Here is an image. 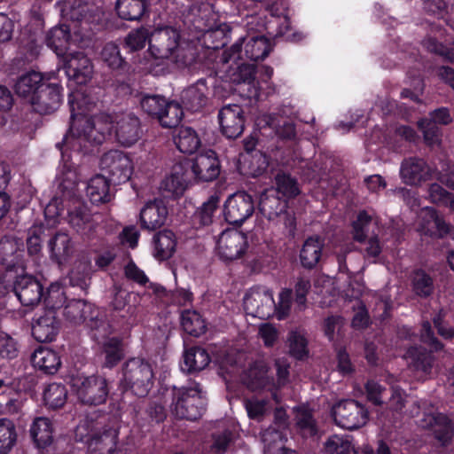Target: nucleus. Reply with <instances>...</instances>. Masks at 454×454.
Returning a JSON list of instances; mask_svg holds the SVG:
<instances>
[{"instance_id": "nucleus-1", "label": "nucleus", "mask_w": 454, "mask_h": 454, "mask_svg": "<svg viewBox=\"0 0 454 454\" xmlns=\"http://www.w3.org/2000/svg\"><path fill=\"white\" fill-rule=\"evenodd\" d=\"M12 245L3 246L0 262L3 272L0 284L7 292H12L24 307L34 308L42 301L47 307L60 308L66 301V293L59 283H51L45 288L41 280L32 274L26 273L25 250L12 256Z\"/></svg>"}, {"instance_id": "nucleus-2", "label": "nucleus", "mask_w": 454, "mask_h": 454, "mask_svg": "<svg viewBox=\"0 0 454 454\" xmlns=\"http://www.w3.org/2000/svg\"><path fill=\"white\" fill-rule=\"evenodd\" d=\"M257 130L243 140L248 162L244 175L257 177L284 165V117L279 114H267L258 117Z\"/></svg>"}, {"instance_id": "nucleus-3", "label": "nucleus", "mask_w": 454, "mask_h": 454, "mask_svg": "<svg viewBox=\"0 0 454 454\" xmlns=\"http://www.w3.org/2000/svg\"><path fill=\"white\" fill-rule=\"evenodd\" d=\"M71 107L70 125L68 133L62 143H57L56 147L60 151L64 168H67L60 182L63 189H74L76 186L75 173L70 169L71 155L68 149L77 152H86L87 145H99L104 143L114 126L107 117H88L84 114H74V102L69 98Z\"/></svg>"}, {"instance_id": "nucleus-4", "label": "nucleus", "mask_w": 454, "mask_h": 454, "mask_svg": "<svg viewBox=\"0 0 454 454\" xmlns=\"http://www.w3.org/2000/svg\"><path fill=\"white\" fill-rule=\"evenodd\" d=\"M154 380L153 365L148 360L130 357L121 365L119 387L122 392L130 391L137 397H145L153 387Z\"/></svg>"}, {"instance_id": "nucleus-5", "label": "nucleus", "mask_w": 454, "mask_h": 454, "mask_svg": "<svg viewBox=\"0 0 454 454\" xmlns=\"http://www.w3.org/2000/svg\"><path fill=\"white\" fill-rule=\"evenodd\" d=\"M118 431L106 425V416L93 413L87 415L74 430V440L84 443L90 450H97L100 445H115Z\"/></svg>"}, {"instance_id": "nucleus-6", "label": "nucleus", "mask_w": 454, "mask_h": 454, "mask_svg": "<svg viewBox=\"0 0 454 454\" xmlns=\"http://www.w3.org/2000/svg\"><path fill=\"white\" fill-rule=\"evenodd\" d=\"M244 309L254 317L268 319L276 316L278 320H284V288L278 293V302L276 303L273 292L266 286L251 288L244 297Z\"/></svg>"}, {"instance_id": "nucleus-7", "label": "nucleus", "mask_w": 454, "mask_h": 454, "mask_svg": "<svg viewBox=\"0 0 454 454\" xmlns=\"http://www.w3.org/2000/svg\"><path fill=\"white\" fill-rule=\"evenodd\" d=\"M201 392L199 383L189 387H174L171 403L173 414L180 419L191 421L199 419L206 411V400L201 395Z\"/></svg>"}, {"instance_id": "nucleus-8", "label": "nucleus", "mask_w": 454, "mask_h": 454, "mask_svg": "<svg viewBox=\"0 0 454 454\" xmlns=\"http://www.w3.org/2000/svg\"><path fill=\"white\" fill-rule=\"evenodd\" d=\"M50 419L37 417L33 420L29 433L38 454H70L71 449L66 440L56 437Z\"/></svg>"}, {"instance_id": "nucleus-9", "label": "nucleus", "mask_w": 454, "mask_h": 454, "mask_svg": "<svg viewBox=\"0 0 454 454\" xmlns=\"http://www.w3.org/2000/svg\"><path fill=\"white\" fill-rule=\"evenodd\" d=\"M264 175L275 180L276 187L267 188L261 193L258 208L263 216L274 221L284 214V165Z\"/></svg>"}, {"instance_id": "nucleus-10", "label": "nucleus", "mask_w": 454, "mask_h": 454, "mask_svg": "<svg viewBox=\"0 0 454 454\" xmlns=\"http://www.w3.org/2000/svg\"><path fill=\"white\" fill-rule=\"evenodd\" d=\"M216 15L213 6L208 3L196 2L192 4L183 13V23L191 35L200 39V35L207 33L211 35L218 31H211L215 26Z\"/></svg>"}, {"instance_id": "nucleus-11", "label": "nucleus", "mask_w": 454, "mask_h": 454, "mask_svg": "<svg viewBox=\"0 0 454 454\" xmlns=\"http://www.w3.org/2000/svg\"><path fill=\"white\" fill-rule=\"evenodd\" d=\"M73 388L79 402L89 406L105 403L109 395L107 380L98 374L74 380Z\"/></svg>"}, {"instance_id": "nucleus-12", "label": "nucleus", "mask_w": 454, "mask_h": 454, "mask_svg": "<svg viewBox=\"0 0 454 454\" xmlns=\"http://www.w3.org/2000/svg\"><path fill=\"white\" fill-rule=\"evenodd\" d=\"M100 168L103 175L112 182L113 185L128 182L133 174L131 159L119 150L105 153L100 159Z\"/></svg>"}, {"instance_id": "nucleus-13", "label": "nucleus", "mask_w": 454, "mask_h": 454, "mask_svg": "<svg viewBox=\"0 0 454 454\" xmlns=\"http://www.w3.org/2000/svg\"><path fill=\"white\" fill-rule=\"evenodd\" d=\"M336 425L347 429L355 430L364 426L368 419V411L356 400L348 399L337 403L333 410Z\"/></svg>"}, {"instance_id": "nucleus-14", "label": "nucleus", "mask_w": 454, "mask_h": 454, "mask_svg": "<svg viewBox=\"0 0 454 454\" xmlns=\"http://www.w3.org/2000/svg\"><path fill=\"white\" fill-rule=\"evenodd\" d=\"M195 182H212L221 173V161L215 151L208 149L194 160H184Z\"/></svg>"}, {"instance_id": "nucleus-15", "label": "nucleus", "mask_w": 454, "mask_h": 454, "mask_svg": "<svg viewBox=\"0 0 454 454\" xmlns=\"http://www.w3.org/2000/svg\"><path fill=\"white\" fill-rule=\"evenodd\" d=\"M70 226L82 236L89 245H97L100 239L101 227L93 220L85 206L80 205L68 212Z\"/></svg>"}, {"instance_id": "nucleus-16", "label": "nucleus", "mask_w": 454, "mask_h": 454, "mask_svg": "<svg viewBox=\"0 0 454 454\" xmlns=\"http://www.w3.org/2000/svg\"><path fill=\"white\" fill-rule=\"evenodd\" d=\"M254 211L253 197L246 192H238L224 203V218L231 225L241 226Z\"/></svg>"}, {"instance_id": "nucleus-17", "label": "nucleus", "mask_w": 454, "mask_h": 454, "mask_svg": "<svg viewBox=\"0 0 454 454\" xmlns=\"http://www.w3.org/2000/svg\"><path fill=\"white\" fill-rule=\"evenodd\" d=\"M100 56L102 61L118 76V88L125 94L129 93L130 86L127 80L130 65L121 56L119 46L113 42L106 43Z\"/></svg>"}, {"instance_id": "nucleus-18", "label": "nucleus", "mask_w": 454, "mask_h": 454, "mask_svg": "<svg viewBox=\"0 0 454 454\" xmlns=\"http://www.w3.org/2000/svg\"><path fill=\"white\" fill-rule=\"evenodd\" d=\"M217 117L221 133L226 138L236 139L242 135L246 123V114L242 106L224 105L219 110Z\"/></svg>"}, {"instance_id": "nucleus-19", "label": "nucleus", "mask_w": 454, "mask_h": 454, "mask_svg": "<svg viewBox=\"0 0 454 454\" xmlns=\"http://www.w3.org/2000/svg\"><path fill=\"white\" fill-rule=\"evenodd\" d=\"M179 32L172 27H164L151 32L149 50L156 59H168L177 50Z\"/></svg>"}, {"instance_id": "nucleus-20", "label": "nucleus", "mask_w": 454, "mask_h": 454, "mask_svg": "<svg viewBox=\"0 0 454 454\" xmlns=\"http://www.w3.org/2000/svg\"><path fill=\"white\" fill-rule=\"evenodd\" d=\"M63 101V88L59 83L49 82L46 79L30 105L35 112L41 115L50 114L59 109Z\"/></svg>"}, {"instance_id": "nucleus-21", "label": "nucleus", "mask_w": 454, "mask_h": 454, "mask_svg": "<svg viewBox=\"0 0 454 454\" xmlns=\"http://www.w3.org/2000/svg\"><path fill=\"white\" fill-rule=\"evenodd\" d=\"M247 247V235L237 230L223 231L216 241L217 254L224 262H231L240 257Z\"/></svg>"}, {"instance_id": "nucleus-22", "label": "nucleus", "mask_w": 454, "mask_h": 454, "mask_svg": "<svg viewBox=\"0 0 454 454\" xmlns=\"http://www.w3.org/2000/svg\"><path fill=\"white\" fill-rule=\"evenodd\" d=\"M58 309L48 307L42 315L34 318L32 335L38 342H51L55 340L60 327L56 315Z\"/></svg>"}, {"instance_id": "nucleus-23", "label": "nucleus", "mask_w": 454, "mask_h": 454, "mask_svg": "<svg viewBox=\"0 0 454 454\" xmlns=\"http://www.w3.org/2000/svg\"><path fill=\"white\" fill-rule=\"evenodd\" d=\"M264 454H284V407L276 409L275 420L262 434Z\"/></svg>"}, {"instance_id": "nucleus-24", "label": "nucleus", "mask_w": 454, "mask_h": 454, "mask_svg": "<svg viewBox=\"0 0 454 454\" xmlns=\"http://www.w3.org/2000/svg\"><path fill=\"white\" fill-rule=\"evenodd\" d=\"M432 168L423 159L410 157L402 161L400 176L408 185H419L431 178Z\"/></svg>"}, {"instance_id": "nucleus-25", "label": "nucleus", "mask_w": 454, "mask_h": 454, "mask_svg": "<svg viewBox=\"0 0 454 454\" xmlns=\"http://www.w3.org/2000/svg\"><path fill=\"white\" fill-rule=\"evenodd\" d=\"M115 136L118 143L124 147L135 145L142 136L140 119L134 114L121 116L116 122Z\"/></svg>"}, {"instance_id": "nucleus-26", "label": "nucleus", "mask_w": 454, "mask_h": 454, "mask_svg": "<svg viewBox=\"0 0 454 454\" xmlns=\"http://www.w3.org/2000/svg\"><path fill=\"white\" fill-rule=\"evenodd\" d=\"M209 90L207 79L200 78L182 92L183 107L191 113L200 112L207 104Z\"/></svg>"}, {"instance_id": "nucleus-27", "label": "nucleus", "mask_w": 454, "mask_h": 454, "mask_svg": "<svg viewBox=\"0 0 454 454\" xmlns=\"http://www.w3.org/2000/svg\"><path fill=\"white\" fill-rule=\"evenodd\" d=\"M188 168L184 160L174 164L170 175L162 183L164 190L176 197L182 196L194 181Z\"/></svg>"}, {"instance_id": "nucleus-28", "label": "nucleus", "mask_w": 454, "mask_h": 454, "mask_svg": "<svg viewBox=\"0 0 454 454\" xmlns=\"http://www.w3.org/2000/svg\"><path fill=\"white\" fill-rule=\"evenodd\" d=\"M64 70L69 80L76 84H86L91 77L92 67L90 59L81 52H75L65 60Z\"/></svg>"}, {"instance_id": "nucleus-29", "label": "nucleus", "mask_w": 454, "mask_h": 454, "mask_svg": "<svg viewBox=\"0 0 454 454\" xmlns=\"http://www.w3.org/2000/svg\"><path fill=\"white\" fill-rule=\"evenodd\" d=\"M168 216V208L162 200L147 202L139 214L140 226L143 230L155 231L164 225Z\"/></svg>"}, {"instance_id": "nucleus-30", "label": "nucleus", "mask_w": 454, "mask_h": 454, "mask_svg": "<svg viewBox=\"0 0 454 454\" xmlns=\"http://www.w3.org/2000/svg\"><path fill=\"white\" fill-rule=\"evenodd\" d=\"M211 362L207 350L200 346L185 348L180 361V369L186 374H195L203 371Z\"/></svg>"}, {"instance_id": "nucleus-31", "label": "nucleus", "mask_w": 454, "mask_h": 454, "mask_svg": "<svg viewBox=\"0 0 454 454\" xmlns=\"http://www.w3.org/2000/svg\"><path fill=\"white\" fill-rule=\"evenodd\" d=\"M408 366L413 372L420 374V377L427 378L433 372L434 356L425 348L412 346L409 348L404 355Z\"/></svg>"}, {"instance_id": "nucleus-32", "label": "nucleus", "mask_w": 454, "mask_h": 454, "mask_svg": "<svg viewBox=\"0 0 454 454\" xmlns=\"http://www.w3.org/2000/svg\"><path fill=\"white\" fill-rule=\"evenodd\" d=\"M31 363L35 370L46 375H53L59 370L62 362L58 351L45 348L38 347L31 356Z\"/></svg>"}, {"instance_id": "nucleus-33", "label": "nucleus", "mask_w": 454, "mask_h": 454, "mask_svg": "<svg viewBox=\"0 0 454 454\" xmlns=\"http://www.w3.org/2000/svg\"><path fill=\"white\" fill-rule=\"evenodd\" d=\"M100 353L104 357L103 367L113 369L125 357V344L121 337H106L100 343Z\"/></svg>"}, {"instance_id": "nucleus-34", "label": "nucleus", "mask_w": 454, "mask_h": 454, "mask_svg": "<svg viewBox=\"0 0 454 454\" xmlns=\"http://www.w3.org/2000/svg\"><path fill=\"white\" fill-rule=\"evenodd\" d=\"M219 208L220 198L217 195L209 196L192 214L191 217L192 226L199 230L212 225Z\"/></svg>"}, {"instance_id": "nucleus-35", "label": "nucleus", "mask_w": 454, "mask_h": 454, "mask_svg": "<svg viewBox=\"0 0 454 454\" xmlns=\"http://www.w3.org/2000/svg\"><path fill=\"white\" fill-rule=\"evenodd\" d=\"M45 80L40 72L34 70L26 72L17 79L14 90L19 97L27 99L30 103L31 98H35L36 91L40 90Z\"/></svg>"}, {"instance_id": "nucleus-36", "label": "nucleus", "mask_w": 454, "mask_h": 454, "mask_svg": "<svg viewBox=\"0 0 454 454\" xmlns=\"http://www.w3.org/2000/svg\"><path fill=\"white\" fill-rule=\"evenodd\" d=\"M273 49L271 40L264 35H247L244 46L245 57L254 62L264 59Z\"/></svg>"}, {"instance_id": "nucleus-37", "label": "nucleus", "mask_w": 454, "mask_h": 454, "mask_svg": "<svg viewBox=\"0 0 454 454\" xmlns=\"http://www.w3.org/2000/svg\"><path fill=\"white\" fill-rule=\"evenodd\" d=\"M311 288L310 280L308 278L298 277L293 289H286V316L290 309V303L295 304V309L299 312L307 309V295Z\"/></svg>"}, {"instance_id": "nucleus-38", "label": "nucleus", "mask_w": 454, "mask_h": 454, "mask_svg": "<svg viewBox=\"0 0 454 454\" xmlns=\"http://www.w3.org/2000/svg\"><path fill=\"white\" fill-rule=\"evenodd\" d=\"M421 427L432 428L436 439L442 443L449 442L453 434L450 419L442 413H428L421 421Z\"/></svg>"}, {"instance_id": "nucleus-39", "label": "nucleus", "mask_w": 454, "mask_h": 454, "mask_svg": "<svg viewBox=\"0 0 454 454\" xmlns=\"http://www.w3.org/2000/svg\"><path fill=\"white\" fill-rule=\"evenodd\" d=\"M110 185L112 182L103 174L92 176L86 188V193L90 202L95 205L105 204L111 200Z\"/></svg>"}, {"instance_id": "nucleus-40", "label": "nucleus", "mask_w": 454, "mask_h": 454, "mask_svg": "<svg viewBox=\"0 0 454 454\" xmlns=\"http://www.w3.org/2000/svg\"><path fill=\"white\" fill-rule=\"evenodd\" d=\"M325 239L319 236L308 238L300 252L301 263L304 268L313 269L319 262L322 257V250Z\"/></svg>"}, {"instance_id": "nucleus-41", "label": "nucleus", "mask_w": 454, "mask_h": 454, "mask_svg": "<svg viewBox=\"0 0 454 454\" xmlns=\"http://www.w3.org/2000/svg\"><path fill=\"white\" fill-rule=\"evenodd\" d=\"M153 243V254L160 261L169 259L176 251V235L170 230L165 229L154 234Z\"/></svg>"}, {"instance_id": "nucleus-42", "label": "nucleus", "mask_w": 454, "mask_h": 454, "mask_svg": "<svg viewBox=\"0 0 454 454\" xmlns=\"http://www.w3.org/2000/svg\"><path fill=\"white\" fill-rule=\"evenodd\" d=\"M71 41V32L68 25H60L51 28L46 35V44L59 57L67 54Z\"/></svg>"}, {"instance_id": "nucleus-43", "label": "nucleus", "mask_w": 454, "mask_h": 454, "mask_svg": "<svg viewBox=\"0 0 454 454\" xmlns=\"http://www.w3.org/2000/svg\"><path fill=\"white\" fill-rule=\"evenodd\" d=\"M147 0H117L115 10L118 16L125 20H140L148 12Z\"/></svg>"}, {"instance_id": "nucleus-44", "label": "nucleus", "mask_w": 454, "mask_h": 454, "mask_svg": "<svg viewBox=\"0 0 454 454\" xmlns=\"http://www.w3.org/2000/svg\"><path fill=\"white\" fill-rule=\"evenodd\" d=\"M173 139L176 148L186 154L196 153L201 145L198 133L191 127H180Z\"/></svg>"}, {"instance_id": "nucleus-45", "label": "nucleus", "mask_w": 454, "mask_h": 454, "mask_svg": "<svg viewBox=\"0 0 454 454\" xmlns=\"http://www.w3.org/2000/svg\"><path fill=\"white\" fill-rule=\"evenodd\" d=\"M68 391L62 383L52 382L47 385L43 393V401L48 410L57 411L64 407Z\"/></svg>"}, {"instance_id": "nucleus-46", "label": "nucleus", "mask_w": 454, "mask_h": 454, "mask_svg": "<svg viewBox=\"0 0 454 454\" xmlns=\"http://www.w3.org/2000/svg\"><path fill=\"white\" fill-rule=\"evenodd\" d=\"M48 247L52 261L62 263L72 254L71 239L63 232H58L49 239Z\"/></svg>"}, {"instance_id": "nucleus-47", "label": "nucleus", "mask_w": 454, "mask_h": 454, "mask_svg": "<svg viewBox=\"0 0 454 454\" xmlns=\"http://www.w3.org/2000/svg\"><path fill=\"white\" fill-rule=\"evenodd\" d=\"M182 329L187 334L200 337L207 331V324L200 313L194 309H184L180 316Z\"/></svg>"}, {"instance_id": "nucleus-48", "label": "nucleus", "mask_w": 454, "mask_h": 454, "mask_svg": "<svg viewBox=\"0 0 454 454\" xmlns=\"http://www.w3.org/2000/svg\"><path fill=\"white\" fill-rule=\"evenodd\" d=\"M45 231L46 228L43 224H35L27 230V254L35 262L42 257L43 242L46 237Z\"/></svg>"}, {"instance_id": "nucleus-49", "label": "nucleus", "mask_w": 454, "mask_h": 454, "mask_svg": "<svg viewBox=\"0 0 454 454\" xmlns=\"http://www.w3.org/2000/svg\"><path fill=\"white\" fill-rule=\"evenodd\" d=\"M18 433L15 424L9 419H0V454H8L15 446Z\"/></svg>"}, {"instance_id": "nucleus-50", "label": "nucleus", "mask_w": 454, "mask_h": 454, "mask_svg": "<svg viewBox=\"0 0 454 454\" xmlns=\"http://www.w3.org/2000/svg\"><path fill=\"white\" fill-rule=\"evenodd\" d=\"M87 306V302L82 299L67 300L66 296V301L60 309L64 307L63 315L70 323L81 324L86 319Z\"/></svg>"}, {"instance_id": "nucleus-51", "label": "nucleus", "mask_w": 454, "mask_h": 454, "mask_svg": "<svg viewBox=\"0 0 454 454\" xmlns=\"http://www.w3.org/2000/svg\"><path fill=\"white\" fill-rule=\"evenodd\" d=\"M168 99L160 95L145 94L140 99L142 110L150 117L157 119L162 117L164 107L167 106Z\"/></svg>"}, {"instance_id": "nucleus-52", "label": "nucleus", "mask_w": 454, "mask_h": 454, "mask_svg": "<svg viewBox=\"0 0 454 454\" xmlns=\"http://www.w3.org/2000/svg\"><path fill=\"white\" fill-rule=\"evenodd\" d=\"M288 347L290 356L297 360H303L309 356L308 340L302 330L290 332Z\"/></svg>"}, {"instance_id": "nucleus-53", "label": "nucleus", "mask_w": 454, "mask_h": 454, "mask_svg": "<svg viewBox=\"0 0 454 454\" xmlns=\"http://www.w3.org/2000/svg\"><path fill=\"white\" fill-rule=\"evenodd\" d=\"M183 104L176 101H167V106L164 107L162 117L160 118L159 122L164 128H175L182 121L184 115Z\"/></svg>"}, {"instance_id": "nucleus-54", "label": "nucleus", "mask_w": 454, "mask_h": 454, "mask_svg": "<svg viewBox=\"0 0 454 454\" xmlns=\"http://www.w3.org/2000/svg\"><path fill=\"white\" fill-rule=\"evenodd\" d=\"M327 454H357L348 436L332 435L325 443Z\"/></svg>"}, {"instance_id": "nucleus-55", "label": "nucleus", "mask_w": 454, "mask_h": 454, "mask_svg": "<svg viewBox=\"0 0 454 454\" xmlns=\"http://www.w3.org/2000/svg\"><path fill=\"white\" fill-rule=\"evenodd\" d=\"M377 220H373L365 211L360 212L356 220L353 223V239L357 242H365L370 233L372 225H377Z\"/></svg>"}, {"instance_id": "nucleus-56", "label": "nucleus", "mask_w": 454, "mask_h": 454, "mask_svg": "<svg viewBox=\"0 0 454 454\" xmlns=\"http://www.w3.org/2000/svg\"><path fill=\"white\" fill-rule=\"evenodd\" d=\"M151 32L148 28L141 27L131 30L125 37V47L130 51H137L145 48L149 43Z\"/></svg>"}, {"instance_id": "nucleus-57", "label": "nucleus", "mask_w": 454, "mask_h": 454, "mask_svg": "<svg viewBox=\"0 0 454 454\" xmlns=\"http://www.w3.org/2000/svg\"><path fill=\"white\" fill-rule=\"evenodd\" d=\"M20 343L9 333L0 331V361L13 360L19 356Z\"/></svg>"}, {"instance_id": "nucleus-58", "label": "nucleus", "mask_w": 454, "mask_h": 454, "mask_svg": "<svg viewBox=\"0 0 454 454\" xmlns=\"http://www.w3.org/2000/svg\"><path fill=\"white\" fill-rule=\"evenodd\" d=\"M423 133L424 140L428 145H439L442 141V132L438 124L425 117L418 122Z\"/></svg>"}, {"instance_id": "nucleus-59", "label": "nucleus", "mask_w": 454, "mask_h": 454, "mask_svg": "<svg viewBox=\"0 0 454 454\" xmlns=\"http://www.w3.org/2000/svg\"><path fill=\"white\" fill-rule=\"evenodd\" d=\"M413 290L416 294L427 297L434 291V280L424 270H417L412 278Z\"/></svg>"}, {"instance_id": "nucleus-60", "label": "nucleus", "mask_w": 454, "mask_h": 454, "mask_svg": "<svg viewBox=\"0 0 454 454\" xmlns=\"http://www.w3.org/2000/svg\"><path fill=\"white\" fill-rule=\"evenodd\" d=\"M295 412L296 424L303 434L309 436L316 434L317 427L311 411L306 408H297Z\"/></svg>"}, {"instance_id": "nucleus-61", "label": "nucleus", "mask_w": 454, "mask_h": 454, "mask_svg": "<svg viewBox=\"0 0 454 454\" xmlns=\"http://www.w3.org/2000/svg\"><path fill=\"white\" fill-rule=\"evenodd\" d=\"M433 203L451 207L454 206V196L443 189L439 184H432L428 189Z\"/></svg>"}, {"instance_id": "nucleus-62", "label": "nucleus", "mask_w": 454, "mask_h": 454, "mask_svg": "<svg viewBox=\"0 0 454 454\" xmlns=\"http://www.w3.org/2000/svg\"><path fill=\"white\" fill-rule=\"evenodd\" d=\"M233 441V434L231 430L225 429L223 432L212 434L211 450L215 454H223L226 452L230 443Z\"/></svg>"}, {"instance_id": "nucleus-63", "label": "nucleus", "mask_w": 454, "mask_h": 454, "mask_svg": "<svg viewBox=\"0 0 454 454\" xmlns=\"http://www.w3.org/2000/svg\"><path fill=\"white\" fill-rule=\"evenodd\" d=\"M266 246L267 255L271 258L273 268L281 265L284 260V242L282 238L273 237L270 240L266 241Z\"/></svg>"}, {"instance_id": "nucleus-64", "label": "nucleus", "mask_w": 454, "mask_h": 454, "mask_svg": "<svg viewBox=\"0 0 454 454\" xmlns=\"http://www.w3.org/2000/svg\"><path fill=\"white\" fill-rule=\"evenodd\" d=\"M422 44L428 51L442 56L446 60H454V48H446L442 43H439L435 38L427 36L423 40Z\"/></svg>"}]
</instances>
